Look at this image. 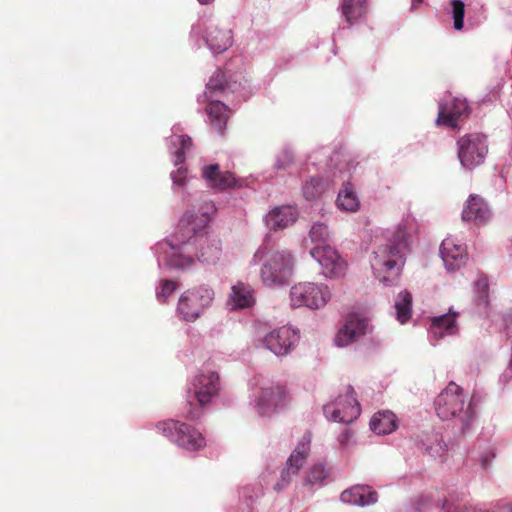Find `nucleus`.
Instances as JSON below:
<instances>
[{"instance_id": "1", "label": "nucleus", "mask_w": 512, "mask_h": 512, "mask_svg": "<svg viewBox=\"0 0 512 512\" xmlns=\"http://www.w3.org/2000/svg\"><path fill=\"white\" fill-rule=\"evenodd\" d=\"M407 248V233L398 228L392 239L373 252L371 267L375 276L384 284L394 283L400 276Z\"/></svg>"}, {"instance_id": "2", "label": "nucleus", "mask_w": 512, "mask_h": 512, "mask_svg": "<svg viewBox=\"0 0 512 512\" xmlns=\"http://www.w3.org/2000/svg\"><path fill=\"white\" fill-rule=\"evenodd\" d=\"M437 416L445 421L455 419L460 432L466 433L476 417L473 401L466 402L463 389L451 381L434 401Z\"/></svg>"}, {"instance_id": "3", "label": "nucleus", "mask_w": 512, "mask_h": 512, "mask_svg": "<svg viewBox=\"0 0 512 512\" xmlns=\"http://www.w3.org/2000/svg\"><path fill=\"white\" fill-rule=\"evenodd\" d=\"M219 390V375L216 372L207 371L198 374L187 391L186 417L191 420L198 419L202 414V408L218 395Z\"/></svg>"}, {"instance_id": "4", "label": "nucleus", "mask_w": 512, "mask_h": 512, "mask_svg": "<svg viewBox=\"0 0 512 512\" xmlns=\"http://www.w3.org/2000/svg\"><path fill=\"white\" fill-rule=\"evenodd\" d=\"M294 257L287 250L275 251L264 260L260 278L265 286H281L293 274Z\"/></svg>"}, {"instance_id": "5", "label": "nucleus", "mask_w": 512, "mask_h": 512, "mask_svg": "<svg viewBox=\"0 0 512 512\" xmlns=\"http://www.w3.org/2000/svg\"><path fill=\"white\" fill-rule=\"evenodd\" d=\"M156 428L165 437L170 438L178 446L187 450H198L205 445L201 433L189 424L169 419L158 422Z\"/></svg>"}, {"instance_id": "6", "label": "nucleus", "mask_w": 512, "mask_h": 512, "mask_svg": "<svg viewBox=\"0 0 512 512\" xmlns=\"http://www.w3.org/2000/svg\"><path fill=\"white\" fill-rule=\"evenodd\" d=\"M458 158L462 166L473 169L484 163L488 154L487 137L481 133L462 136L458 142Z\"/></svg>"}, {"instance_id": "7", "label": "nucleus", "mask_w": 512, "mask_h": 512, "mask_svg": "<svg viewBox=\"0 0 512 512\" xmlns=\"http://www.w3.org/2000/svg\"><path fill=\"white\" fill-rule=\"evenodd\" d=\"M214 292L207 286H198L184 292L178 302V312L185 321H195L212 303Z\"/></svg>"}, {"instance_id": "8", "label": "nucleus", "mask_w": 512, "mask_h": 512, "mask_svg": "<svg viewBox=\"0 0 512 512\" xmlns=\"http://www.w3.org/2000/svg\"><path fill=\"white\" fill-rule=\"evenodd\" d=\"M330 299V291L327 286L311 282H301L292 286L290 301L293 307H308L319 309L326 305Z\"/></svg>"}, {"instance_id": "9", "label": "nucleus", "mask_w": 512, "mask_h": 512, "mask_svg": "<svg viewBox=\"0 0 512 512\" xmlns=\"http://www.w3.org/2000/svg\"><path fill=\"white\" fill-rule=\"evenodd\" d=\"M201 210V216L188 212L181 218L175 233L179 243L184 244L191 239L195 242L198 240V235L204 231L211 214L215 212V206L212 202H205Z\"/></svg>"}, {"instance_id": "10", "label": "nucleus", "mask_w": 512, "mask_h": 512, "mask_svg": "<svg viewBox=\"0 0 512 512\" xmlns=\"http://www.w3.org/2000/svg\"><path fill=\"white\" fill-rule=\"evenodd\" d=\"M324 413L330 420L340 423L348 424L357 419L361 408L354 396L353 388L347 386L345 395H339L333 403L324 406Z\"/></svg>"}, {"instance_id": "11", "label": "nucleus", "mask_w": 512, "mask_h": 512, "mask_svg": "<svg viewBox=\"0 0 512 512\" xmlns=\"http://www.w3.org/2000/svg\"><path fill=\"white\" fill-rule=\"evenodd\" d=\"M311 437L304 435L286 462V467L281 472V479L274 486L277 492L282 491L292 481L303 467L310 453Z\"/></svg>"}, {"instance_id": "12", "label": "nucleus", "mask_w": 512, "mask_h": 512, "mask_svg": "<svg viewBox=\"0 0 512 512\" xmlns=\"http://www.w3.org/2000/svg\"><path fill=\"white\" fill-rule=\"evenodd\" d=\"M299 335L290 326L273 329L263 338L264 346L277 356L287 355L297 344Z\"/></svg>"}, {"instance_id": "13", "label": "nucleus", "mask_w": 512, "mask_h": 512, "mask_svg": "<svg viewBox=\"0 0 512 512\" xmlns=\"http://www.w3.org/2000/svg\"><path fill=\"white\" fill-rule=\"evenodd\" d=\"M310 254L321 265L326 277H339L344 274L346 263L330 245H315Z\"/></svg>"}, {"instance_id": "14", "label": "nucleus", "mask_w": 512, "mask_h": 512, "mask_svg": "<svg viewBox=\"0 0 512 512\" xmlns=\"http://www.w3.org/2000/svg\"><path fill=\"white\" fill-rule=\"evenodd\" d=\"M289 401L290 397L286 389L278 384H272L261 389L257 408L261 415H271L278 409L285 407Z\"/></svg>"}, {"instance_id": "15", "label": "nucleus", "mask_w": 512, "mask_h": 512, "mask_svg": "<svg viewBox=\"0 0 512 512\" xmlns=\"http://www.w3.org/2000/svg\"><path fill=\"white\" fill-rule=\"evenodd\" d=\"M469 113V106L465 99L453 98L446 101L439 106L438 117L436 120L437 125H444L447 127H457V122L463 116Z\"/></svg>"}, {"instance_id": "16", "label": "nucleus", "mask_w": 512, "mask_h": 512, "mask_svg": "<svg viewBox=\"0 0 512 512\" xmlns=\"http://www.w3.org/2000/svg\"><path fill=\"white\" fill-rule=\"evenodd\" d=\"M367 325V320L360 317L358 314L348 315L344 325L339 329L335 337L336 345L345 347L356 341L366 333Z\"/></svg>"}, {"instance_id": "17", "label": "nucleus", "mask_w": 512, "mask_h": 512, "mask_svg": "<svg viewBox=\"0 0 512 512\" xmlns=\"http://www.w3.org/2000/svg\"><path fill=\"white\" fill-rule=\"evenodd\" d=\"M490 215V209L484 199L476 194H471L462 211V219L480 225L486 223L490 219Z\"/></svg>"}, {"instance_id": "18", "label": "nucleus", "mask_w": 512, "mask_h": 512, "mask_svg": "<svg viewBox=\"0 0 512 512\" xmlns=\"http://www.w3.org/2000/svg\"><path fill=\"white\" fill-rule=\"evenodd\" d=\"M340 498L344 503L366 506L376 503L378 494L368 485H355L344 490Z\"/></svg>"}, {"instance_id": "19", "label": "nucleus", "mask_w": 512, "mask_h": 512, "mask_svg": "<svg viewBox=\"0 0 512 512\" xmlns=\"http://www.w3.org/2000/svg\"><path fill=\"white\" fill-rule=\"evenodd\" d=\"M440 253L448 271L458 269L464 263L466 256L465 248L449 238L442 241Z\"/></svg>"}, {"instance_id": "20", "label": "nucleus", "mask_w": 512, "mask_h": 512, "mask_svg": "<svg viewBox=\"0 0 512 512\" xmlns=\"http://www.w3.org/2000/svg\"><path fill=\"white\" fill-rule=\"evenodd\" d=\"M206 112L213 129L219 135H223L232 113L229 107L221 101L211 100L206 106Z\"/></svg>"}, {"instance_id": "21", "label": "nucleus", "mask_w": 512, "mask_h": 512, "mask_svg": "<svg viewBox=\"0 0 512 512\" xmlns=\"http://www.w3.org/2000/svg\"><path fill=\"white\" fill-rule=\"evenodd\" d=\"M202 176L215 189L223 190L236 185L234 175L230 172H221L218 164L204 166Z\"/></svg>"}, {"instance_id": "22", "label": "nucleus", "mask_w": 512, "mask_h": 512, "mask_svg": "<svg viewBox=\"0 0 512 512\" xmlns=\"http://www.w3.org/2000/svg\"><path fill=\"white\" fill-rule=\"evenodd\" d=\"M205 41L213 53H223L233 43L232 31L212 26L207 30Z\"/></svg>"}, {"instance_id": "23", "label": "nucleus", "mask_w": 512, "mask_h": 512, "mask_svg": "<svg viewBox=\"0 0 512 512\" xmlns=\"http://www.w3.org/2000/svg\"><path fill=\"white\" fill-rule=\"evenodd\" d=\"M297 218L296 209L291 206H282L273 209L266 217L271 230H281L292 225Z\"/></svg>"}, {"instance_id": "24", "label": "nucleus", "mask_w": 512, "mask_h": 512, "mask_svg": "<svg viewBox=\"0 0 512 512\" xmlns=\"http://www.w3.org/2000/svg\"><path fill=\"white\" fill-rule=\"evenodd\" d=\"M458 313L449 312L448 314L432 319L430 333L435 339H441L444 335H454L458 332L456 318Z\"/></svg>"}, {"instance_id": "25", "label": "nucleus", "mask_w": 512, "mask_h": 512, "mask_svg": "<svg viewBox=\"0 0 512 512\" xmlns=\"http://www.w3.org/2000/svg\"><path fill=\"white\" fill-rule=\"evenodd\" d=\"M255 303L253 290L244 283H237L231 288L229 304L232 309H243L251 307Z\"/></svg>"}, {"instance_id": "26", "label": "nucleus", "mask_w": 512, "mask_h": 512, "mask_svg": "<svg viewBox=\"0 0 512 512\" xmlns=\"http://www.w3.org/2000/svg\"><path fill=\"white\" fill-rule=\"evenodd\" d=\"M370 427L378 435H385L396 429V416L390 411L375 413L370 421Z\"/></svg>"}, {"instance_id": "27", "label": "nucleus", "mask_w": 512, "mask_h": 512, "mask_svg": "<svg viewBox=\"0 0 512 512\" xmlns=\"http://www.w3.org/2000/svg\"><path fill=\"white\" fill-rule=\"evenodd\" d=\"M200 236V244L201 250L198 254V259L202 262L212 264L215 263L221 255V247L220 242L218 240H213L209 242L207 238H204L203 235Z\"/></svg>"}, {"instance_id": "28", "label": "nucleus", "mask_w": 512, "mask_h": 512, "mask_svg": "<svg viewBox=\"0 0 512 512\" xmlns=\"http://www.w3.org/2000/svg\"><path fill=\"white\" fill-rule=\"evenodd\" d=\"M342 12L347 22L353 24L367 13L366 0H343Z\"/></svg>"}, {"instance_id": "29", "label": "nucleus", "mask_w": 512, "mask_h": 512, "mask_svg": "<svg viewBox=\"0 0 512 512\" xmlns=\"http://www.w3.org/2000/svg\"><path fill=\"white\" fill-rule=\"evenodd\" d=\"M395 309L397 320L404 324L411 318L412 313V294L407 290L398 294L395 300Z\"/></svg>"}, {"instance_id": "30", "label": "nucleus", "mask_w": 512, "mask_h": 512, "mask_svg": "<svg viewBox=\"0 0 512 512\" xmlns=\"http://www.w3.org/2000/svg\"><path fill=\"white\" fill-rule=\"evenodd\" d=\"M336 203L341 210L349 212H355L359 208L358 197L350 184H346L339 192Z\"/></svg>"}, {"instance_id": "31", "label": "nucleus", "mask_w": 512, "mask_h": 512, "mask_svg": "<svg viewBox=\"0 0 512 512\" xmlns=\"http://www.w3.org/2000/svg\"><path fill=\"white\" fill-rule=\"evenodd\" d=\"M227 81L225 74L221 70H217L206 84L205 95L207 99L218 96L226 90Z\"/></svg>"}, {"instance_id": "32", "label": "nucleus", "mask_w": 512, "mask_h": 512, "mask_svg": "<svg viewBox=\"0 0 512 512\" xmlns=\"http://www.w3.org/2000/svg\"><path fill=\"white\" fill-rule=\"evenodd\" d=\"M303 195L307 200L318 199L327 189V182L322 178L312 177L303 185Z\"/></svg>"}, {"instance_id": "33", "label": "nucleus", "mask_w": 512, "mask_h": 512, "mask_svg": "<svg viewBox=\"0 0 512 512\" xmlns=\"http://www.w3.org/2000/svg\"><path fill=\"white\" fill-rule=\"evenodd\" d=\"M327 475L326 468L323 464H315L309 469L305 477L304 485L312 486L321 484Z\"/></svg>"}, {"instance_id": "34", "label": "nucleus", "mask_w": 512, "mask_h": 512, "mask_svg": "<svg viewBox=\"0 0 512 512\" xmlns=\"http://www.w3.org/2000/svg\"><path fill=\"white\" fill-rule=\"evenodd\" d=\"M309 237L315 245H328L329 231L323 223H315L310 229Z\"/></svg>"}, {"instance_id": "35", "label": "nucleus", "mask_w": 512, "mask_h": 512, "mask_svg": "<svg viewBox=\"0 0 512 512\" xmlns=\"http://www.w3.org/2000/svg\"><path fill=\"white\" fill-rule=\"evenodd\" d=\"M454 28L462 30L464 26L465 5L461 0H451Z\"/></svg>"}, {"instance_id": "36", "label": "nucleus", "mask_w": 512, "mask_h": 512, "mask_svg": "<svg viewBox=\"0 0 512 512\" xmlns=\"http://www.w3.org/2000/svg\"><path fill=\"white\" fill-rule=\"evenodd\" d=\"M475 288L479 300L487 305L489 301V282L486 275H480L475 282Z\"/></svg>"}, {"instance_id": "37", "label": "nucleus", "mask_w": 512, "mask_h": 512, "mask_svg": "<svg viewBox=\"0 0 512 512\" xmlns=\"http://www.w3.org/2000/svg\"><path fill=\"white\" fill-rule=\"evenodd\" d=\"M180 148L175 152V164L178 165L185 160V152L188 151L192 146V139L187 135H180L176 138Z\"/></svg>"}, {"instance_id": "38", "label": "nucleus", "mask_w": 512, "mask_h": 512, "mask_svg": "<svg viewBox=\"0 0 512 512\" xmlns=\"http://www.w3.org/2000/svg\"><path fill=\"white\" fill-rule=\"evenodd\" d=\"M178 284L172 280H162L161 288L157 291L156 296L158 301L165 303L167 299L175 292Z\"/></svg>"}, {"instance_id": "39", "label": "nucleus", "mask_w": 512, "mask_h": 512, "mask_svg": "<svg viewBox=\"0 0 512 512\" xmlns=\"http://www.w3.org/2000/svg\"><path fill=\"white\" fill-rule=\"evenodd\" d=\"M193 263L191 257H186L181 254H174L169 260V265L176 268H185Z\"/></svg>"}, {"instance_id": "40", "label": "nucleus", "mask_w": 512, "mask_h": 512, "mask_svg": "<svg viewBox=\"0 0 512 512\" xmlns=\"http://www.w3.org/2000/svg\"><path fill=\"white\" fill-rule=\"evenodd\" d=\"M186 169L179 168L172 174L173 183L177 186H183L186 183Z\"/></svg>"}, {"instance_id": "41", "label": "nucleus", "mask_w": 512, "mask_h": 512, "mask_svg": "<svg viewBox=\"0 0 512 512\" xmlns=\"http://www.w3.org/2000/svg\"><path fill=\"white\" fill-rule=\"evenodd\" d=\"M353 437V432L346 428L340 435H339V438H338V441H339V444L342 446V447H346L349 445L351 439Z\"/></svg>"}, {"instance_id": "42", "label": "nucleus", "mask_w": 512, "mask_h": 512, "mask_svg": "<svg viewBox=\"0 0 512 512\" xmlns=\"http://www.w3.org/2000/svg\"><path fill=\"white\" fill-rule=\"evenodd\" d=\"M495 457L493 452H489L486 455L481 456L480 462L483 469H488L492 459Z\"/></svg>"}, {"instance_id": "43", "label": "nucleus", "mask_w": 512, "mask_h": 512, "mask_svg": "<svg viewBox=\"0 0 512 512\" xmlns=\"http://www.w3.org/2000/svg\"><path fill=\"white\" fill-rule=\"evenodd\" d=\"M422 0H412V7H415L416 5L420 4Z\"/></svg>"}]
</instances>
